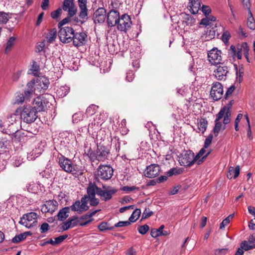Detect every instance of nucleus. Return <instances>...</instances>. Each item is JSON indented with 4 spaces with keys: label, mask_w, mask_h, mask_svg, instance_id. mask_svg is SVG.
I'll list each match as a JSON object with an SVG mask.
<instances>
[{
    "label": "nucleus",
    "mask_w": 255,
    "mask_h": 255,
    "mask_svg": "<svg viewBox=\"0 0 255 255\" xmlns=\"http://www.w3.org/2000/svg\"><path fill=\"white\" fill-rule=\"evenodd\" d=\"M231 106L232 104L230 102L229 106L224 107L217 115L215 121V125L213 129V132L216 136H218L220 130L221 129L224 130L225 126L230 122Z\"/></svg>",
    "instance_id": "f257e3e1"
},
{
    "label": "nucleus",
    "mask_w": 255,
    "mask_h": 255,
    "mask_svg": "<svg viewBox=\"0 0 255 255\" xmlns=\"http://www.w3.org/2000/svg\"><path fill=\"white\" fill-rule=\"evenodd\" d=\"M57 159L58 165L65 172L72 174H75L78 172V166L74 164L71 159L62 155L58 156Z\"/></svg>",
    "instance_id": "f03ea898"
},
{
    "label": "nucleus",
    "mask_w": 255,
    "mask_h": 255,
    "mask_svg": "<svg viewBox=\"0 0 255 255\" xmlns=\"http://www.w3.org/2000/svg\"><path fill=\"white\" fill-rule=\"evenodd\" d=\"M249 51V46L247 43L243 42L238 44L236 47L234 45H231L229 49V54L230 55L233 59L237 58L238 59H241L242 55H246Z\"/></svg>",
    "instance_id": "7ed1b4c3"
},
{
    "label": "nucleus",
    "mask_w": 255,
    "mask_h": 255,
    "mask_svg": "<svg viewBox=\"0 0 255 255\" xmlns=\"http://www.w3.org/2000/svg\"><path fill=\"white\" fill-rule=\"evenodd\" d=\"M36 111L30 106H24L20 113V118L26 123L34 122L38 117Z\"/></svg>",
    "instance_id": "20e7f679"
},
{
    "label": "nucleus",
    "mask_w": 255,
    "mask_h": 255,
    "mask_svg": "<svg viewBox=\"0 0 255 255\" xmlns=\"http://www.w3.org/2000/svg\"><path fill=\"white\" fill-rule=\"evenodd\" d=\"M93 186L96 191V194L99 196L102 200L107 201L110 200L114 194L117 192V190L114 188H111L108 187L106 188L105 186H103L104 190L98 187L95 183H93Z\"/></svg>",
    "instance_id": "39448f33"
},
{
    "label": "nucleus",
    "mask_w": 255,
    "mask_h": 255,
    "mask_svg": "<svg viewBox=\"0 0 255 255\" xmlns=\"http://www.w3.org/2000/svg\"><path fill=\"white\" fill-rule=\"evenodd\" d=\"M110 150L107 147L98 146L96 151L90 153V158L93 161L95 160L104 161L107 159Z\"/></svg>",
    "instance_id": "423d86ee"
},
{
    "label": "nucleus",
    "mask_w": 255,
    "mask_h": 255,
    "mask_svg": "<svg viewBox=\"0 0 255 255\" xmlns=\"http://www.w3.org/2000/svg\"><path fill=\"white\" fill-rule=\"evenodd\" d=\"M74 33V30L71 27L65 26L60 28L58 33L60 40L63 43H69L72 41Z\"/></svg>",
    "instance_id": "0eeeda50"
},
{
    "label": "nucleus",
    "mask_w": 255,
    "mask_h": 255,
    "mask_svg": "<svg viewBox=\"0 0 255 255\" xmlns=\"http://www.w3.org/2000/svg\"><path fill=\"white\" fill-rule=\"evenodd\" d=\"M88 203V196L85 195L81 199V201L78 200L75 202L70 207L72 211L82 213L89 209Z\"/></svg>",
    "instance_id": "6e6552de"
},
{
    "label": "nucleus",
    "mask_w": 255,
    "mask_h": 255,
    "mask_svg": "<svg viewBox=\"0 0 255 255\" xmlns=\"http://www.w3.org/2000/svg\"><path fill=\"white\" fill-rule=\"evenodd\" d=\"M37 215L34 212L24 214L20 219L19 223L27 228L33 227L37 223Z\"/></svg>",
    "instance_id": "1a4fd4ad"
},
{
    "label": "nucleus",
    "mask_w": 255,
    "mask_h": 255,
    "mask_svg": "<svg viewBox=\"0 0 255 255\" xmlns=\"http://www.w3.org/2000/svg\"><path fill=\"white\" fill-rule=\"evenodd\" d=\"M179 163L181 166H189L196 161L194 153L191 150H186L179 157Z\"/></svg>",
    "instance_id": "9d476101"
},
{
    "label": "nucleus",
    "mask_w": 255,
    "mask_h": 255,
    "mask_svg": "<svg viewBox=\"0 0 255 255\" xmlns=\"http://www.w3.org/2000/svg\"><path fill=\"white\" fill-rule=\"evenodd\" d=\"M222 52L217 48H213L208 52V59L212 65H217L221 64Z\"/></svg>",
    "instance_id": "9b49d317"
},
{
    "label": "nucleus",
    "mask_w": 255,
    "mask_h": 255,
    "mask_svg": "<svg viewBox=\"0 0 255 255\" xmlns=\"http://www.w3.org/2000/svg\"><path fill=\"white\" fill-rule=\"evenodd\" d=\"M132 22L129 16L127 14H123L119 18L117 28L121 31H127L130 28Z\"/></svg>",
    "instance_id": "f8f14e48"
},
{
    "label": "nucleus",
    "mask_w": 255,
    "mask_h": 255,
    "mask_svg": "<svg viewBox=\"0 0 255 255\" xmlns=\"http://www.w3.org/2000/svg\"><path fill=\"white\" fill-rule=\"evenodd\" d=\"M49 103L46 98L37 97L33 101L32 108L36 111V112L45 111L49 107Z\"/></svg>",
    "instance_id": "ddd939ff"
},
{
    "label": "nucleus",
    "mask_w": 255,
    "mask_h": 255,
    "mask_svg": "<svg viewBox=\"0 0 255 255\" xmlns=\"http://www.w3.org/2000/svg\"><path fill=\"white\" fill-rule=\"evenodd\" d=\"M113 169L109 165L100 166L97 171V176L101 179L107 180L113 176Z\"/></svg>",
    "instance_id": "4468645a"
},
{
    "label": "nucleus",
    "mask_w": 255,
    "mask_h": 255,
    "mask_svg": "<svg viewBox=\"0 0 255 255\" xmlns=\"http://www.w3.org/2000/svg\"><path fill=\"white\" fill-rule=\"evenodd\" d=\"M223 93V87L220 83L216 82L212 84L210 95L214 100L218 101L221 99Z\"/></svg>",
    "instance_id": "2eb2a0df"
},
{
    "label": "nucleus",
    "mask_w": 255,
    "mask_h": 255,
    "mask_svg": "<svg viewBox=\"0 0 255 255\" xmlns=\"http://www.w3.org/2000/svg\"><path fill=\"white\" fill-rule=\"evenodd\" d=\"M72 41L73 45L75 47L83 46L87 42V35L83 31L76 33L74 32Z\"/></svg>",
    "instance_id": "dca6fc26"
},
{
    "label": "nucleus",
    "mask_w": 255,
    "mask_h": 255,
    "mask_svg": "<svg viewBox=\"0 0 255 255\" xmlns=\"http://www.w3.org/2000/svg\"><path fill=\"white\" fill-rule=\"evenodd\" d=\"M88 199H90V204L92 206H97L99 203L98 199L96 198V191L94 188L93 183H90L87 188Z\"/></svg>",
    "instance_id": "f3484780"
},
{
    "label": "nucleus",
    "mask_w": 255,
    "mask_h": 255,
    "mask_svg": "<svg viewBox=\"0 0 255 255\" xmlns=\"http://www.w3.org/2000/svg\"><path fill=\"white\" fill-rule=\"evenodd\" d=\"M27 191L31 193L39 194L45 191L44 187L39 182H30L26 185Z\"/></svg>",
    "instance_id": "a211bd4d"
},
{
    "label": "nucleus",
    "mask_w": 255,
    "mask_h": 255,
    "mask_svg": "<svg viewBox=\"0 0 255 255\" xmlns=\"http://www.w3.org/2000/svg\"><path fill=\"white\" fill-rule=\"evenodd\" d=\"M160 171V168L158 164H152L146 168L144 175L148 178H152L156 177Z\"/></svg>",
    "instance_id": "6ab92c4d"
},
{
    "label": "nucleus",
    "mask_w": 255,
    "mask_h": 255,
    "mask_svg": "<svg viewBox=\"0 0 255 255\" xmlns=\"http://www.w3.org/2000/svg\"><path fill=\"white\" fill-rule=\"evenodd\" d=\"M62 9L64 11L68 12V15L70 17L73 16L77 11L73 0H64Z\"/></svg>",
    "instance_id": "aec40b11"
},
{
    "label": "nucleus",
    "mask_w": 255,
    "mask_h": 255,
    "mask_svg": "<svg viewBox=\"0 0 255 255\" xmlns=\"http://www.w3.org/2000/svg\"><path fill=\"white\" fill-rule=\"evenodd\" d=\"M58 205V203L56 200H49L45 202L41 210L43 213H52L57 210Z\"/></svg>",
    "instance_id": "412c9836"
},
{
    "label": "nucleus",
    "mask_w": 255,
    "mask_h": 255,
    "mask_svg": "<svg viewBox=\"0 0 255 255\" xmlns=\"http://www.w3.org/2000/svg\"><path fill=\"white\" fill-rule=\"evenodd\" d=\"M120 17L119 12L117 10H111L107 14V22L108 25L109 26L116 25Z\"/></svg>",
    "instance_id": "4be33fe9"
},
{
    "label": "nucleus",
    "mask_w": 255,
    "mask_h": 255,
    "mask_svg": "<svg viewBox=\"0 0 255 255\" xmlns=\"http://www.w3.org/2000/svg\"><path fill=\"white\" fill-rule=\"evenodd\" d=\"M228 73V68L225 65H220L214 70V75L219 80H225Z\"/></svg>",
    "instance_id": "5701e85b"
},
{
    "label": "nucleus",
    "mask_w": 255,
    "mask_h": 255,
    "mask_svg": "<svg viewBox=\"0 0 255 255\" xmlns=\"http://www.w3.org/2000/svg\"><path fill=\"white\" fill-rule=\"evenodd\" d=\"M106 11L103 7L99 8L94 13L93 19L95 23H102L106 18Z\"/></svg>",
    "instance_id": "b1692460"
},
{
    "label": "nucleus",
    "mask_w": 255,
    "mask_h": 255,
    "mask_svg": "<svg viewBox=\"0 0 255 255\" xmlns=\"http://www.w3.org/2000/svg\"><path fill=\"white\" fill-rule=\"evenodd\" d=\"M240 246L246 251L254 249L255 248V234L250 236L248 240L242 242Z\"/></svg>",
    "instance_id": "393cba45"
},
{
    "label": "nucleus",
    "mask_w": 255,
    "mask_h": 255,
    "mask_svg": "<svg viewBox=\"0 0 255 255\" xmlns=\"http://www.w3.org/2000/svg\"><path fill=\"white\" fill-rule=\"evenodd\" d=\"M43 151V147H41V144L39 143L38 147H36L34 149H33L31 152L28 153L27 159L29 160L35 159L42 153Z\"/></svg>",
    "instance_id": "a878e982"
},
{
    "label": "nucleus",
    "mask_w": 255,
    "mask_h": 255,
    "mask_svg": "<svg viewBox=\"0 0 255 255\" xmlns=\"http://www.w3.org/2000/svg\"><path fill=\"white\" fill-rule=\"evenodd\" d=\"M240 174V166H237L235 168L231 166L229 168L228 172L227 174V177L231 179L232 178L236 179Z\"/></svg>",
    "instance_id": "bb28decb"
},
{
    "label": "nucleus",
    "mask_w": 255,
    "mask_h": 255,
    "mask_svg": "<svg viewBox=\"0 0 255 255\" xmlns=\"http://www.w3.org/2000/svg\"><path fill=\"white\" fill-rule=\"evenodd\" d=\"M206 148L204 147L200 149L199 152L197 154V155L195 156V158L196 161H197L198 164H200L203 161V160L206 158L207 156L210 154V151H208L205 155V153L206 151Z\"/></svg>",
    "instance_id": "cd10ccee"
},
{
    "label": "nucleus",
    "mask_w": 255,
    "mask_h": 255,
    "mask_svg": "<svg viewBox=\"0 0 255 255\" xmlns=\"http://www.w3.org/2000/svg\"><path fill=\"white\" fill-rule=\"evenodd\" d=\"M37 85L39 86L43 90H46L49 85V81L48 78L45 77H41L37 78L36 80Z\"/></svg>",
    "instance_id": "c85d7f7f"
},
{
    "label": "nucleus",
    "mask_w": 255,
    "mask_h": 255,
    "mask_svg": "<svg viewBox=\"0 0 255 255\" xmlns=\"http://www.w3.org/2000/svg\"><path fill=\"white\" fill-rule=\"evenodd\" d=\"M164 225H161L158 229H152L150 232V235L153 238H156L160 236H166L167 235L166 231H163Z\"/></svg>",
    "instance_id": "c756f323"
},
{
    "label": "nucleus",
    "mask_w": 255,
    "mask_h": 255,
    "mask_svg": "<svg viewBox=\"0 0 255 255\" xmlns=\"http://www.w3.org/2000/svg\"><path fill=\"white\" fill-rule=\"evenodd\" d=\"M189 6L191 12L193 14H196L200 8V4L198 0H190Z\"/></svg>",
    "instance_id": "7c9ffc66"
},
{
    "label": "nucleus",
    "mask_w": 255,
    "mask_h": 255,
    "mask_svg": "<svg viewBox=\"0 0 255 255\" xmlns=\"http://www.w3.org/2000/svg\"><path fill=\"white\" fill-rule=\"evenodd\" d=\"M69 207H65L61 209L57 215L58 219L61 221L66 219L68 217V213L69 212Z\"/></svg>",
    "instance_id": "2f4dec72"
},
{
    "label": "nucleus",
    "mask_w": 255,
    "mask_h": 255,
    "mask_svg": "<svg viewBox=\"0 0 255 255\" xmlns=\"http://www.w3.org/2000/svg\"><path fill=\"white\" fill-rule=\"evenodd\" d=\"M57 30L56 28L51 29L47 34L46 36V40L49 43L53 42L57 36Z\"/></svg>",
    "instance_id": "473e14b6"
},
{
    "label": "nucleus",
    "mask_w": 255,
    "mask_h": 255,
    "mask_svg": "<svg viewBox=\"0 0 255 255\" xmlns=\"http://www.w3.org/2000/svg\"><path fill=\"white\" fill-rule=\"evenodd\" d=\"M70 91V88L68 86H64L59 87L57 90V95L60 98L66 96Z\"/></svg>",
    "instance_id": "72a5a7b5"
},
{
    "label": "nucleus",
    "mask_w": 255,
    "mask_h": 255,
    "mask_svg": "<svg viewBox=\"0 0 255 255\" xmlns=\"http://www.w3.org/2000/svg\"><path fill=\"white\" fill-rule=\"evenodd\" d=\"M248 17L247 21V24L248 27L252 29H255V20L252 13L251 10H249L248 11Z\"/></svg>",
    "instance_id": "f704fd0d"
},
{
    "label": "nucleus",
    "mask_w": 255,
    "mask_h": 255,
    "mask_svg": "<svg viewBox=\"0 0 255 255\" xmlns=\"http://www.w3.org/2000/svg\"><path fill=\"white\" fill-rule=\"evenodd\" d=\"M80 11L79 13V17L81 20V24L85 22L88 19L87 8H80Z\"/></svg>",
    "instance_id": "c9c22d12"
},
{
    "label": "nucleus",
    "mask_w": 255,
    "mask_h": 255,
    "mask_svg": "<svg viewBox=\"0 0 255 255\" xmlns=\"http://www.w3.org/2000/svg\"><path fill=\"white\" fill-rule=\"evenodd\" d=\"M207 124L208 122L205 119H200L198 122V129L203 133L206 130Z\"/></svg>",
    "instance_id": "e433bc0d"
},
{
    "label": "nucleus",
    "mask_w": 255,
    "mask_h": 255,
    "mask_svg": "<svg viewBox=\"0 0 255 255\" xmlns=\"http://www.w3.org/2000/svg\"><path fill=\"white\" fill-rule=\"evenodd\" d=\"M16 38L15 37H10L6 44V47L5 48V53H8L12 49V47L15 44Z\"/></svg>",
    "instance_id": "4c0bfd02"
},
{
    "label": "nucleus",
    "mask_w": 255,
    "mask_h": 255,
    "mask_svg": "<svg viewBox=\"0 0 255 255\" xmlns=\"http://www.w3.org/2000/svg\"><path fill=\"white\" fill-rule=\"evenodd\" d=\"M76 219H69L67 222L64 223V225L62 227V229L63 231H66L68 230L71 227H74L77 225V222H73Z\"/></svg>",
    "instance_id": "58836bf2"
},
{
    "label": "nucleus",
    "mask_w": 255,
    "mask_h": 255,
    "mask_svg": "<svg viewBox=\"0 0 255 255\" xmlns=\"http://www.w3.org/2000/svg\"><path fill=\"white\" fill-rule=\"evenodd\" d=\"M141 214L140 210L139 209H136L132 213L130 217L129 218V221L131 223L135 222L139 217Z\"/></svg>",
    "instance_id": "ea45409f"
},
{
    "label": "nucleus",
    "mask_w": 255,
    "mask_h": 255,
    "mask_svg": "<svg viewBox=\"0 0 255 255\" xmlns=\"http://www.w3.org/2000/svg\"><path fill=\"white\" fill-rule=\"evenodd\" d=\"M9 18L10 16L8 13L0 11V24H5Z\"/></svg>",
    "instance_id": "a19ab883"
},
{
    "label": "nucleus",
    "mask_w": 255,
    "mask_h": 255,
    "mask_svg": "<svg viewBox=\"0 0 255 255\" xmlns=\"http://www.w3.org/2000/svg\"><path fill=\"white\" fill-rule=\"evenodd\" d=\"M182 172V170L181 168H172L167 172V174L168 176L172 175H179Z\"/></svg>",
    "instance_id": "79ce46f5"
},
{
    "label": "nucleus",
    "mask_w": 255,
    "mask_h": 255,
    "mask_svg": "<svg viewBox=\"0 0 255 255\" xmlns=\"http://www.w3.org/2000/svg\"><path fill=\"white\" fill-rule=\"evenodd\" d=\"M34 91V89H27L24 91L23 95L24 98L25 99L26 102L30 100V99L32 97Z\"/></svg>",
    "instance_id": "37998d69"
},
{
    "label": "nucleus",
    "mask_w": 255,
    "mask_h": 255,
    "mask_svg": "<svg viewBox=\"0 0 255 255\" xmlns=\"http://www.w3.org/2000/svg\"><path fill=\"white\" fill-rule=\"evenodd\" d=\"M98 108V107L96 105H91L87 109L86 114L89 116H92L96 113Z\"/></svg>",
    "instance_id": "c03bdc74"
},
{
    "label": "nucleus",
    "mask_w": 255,
    "mask_h": 255,
    "mask_svg": "<svg viewBox=\"0 0 255 255\" xmlns=\"http://www.w3.org/2000/svg\"><path fill=\"white\" fill-rule=\"evenodd\" d=\"M140 188L136 186H124L121 188V190L126 192V193H129L132 191H139Z\"/></svg>",
    "instance_id": "a18cd8bd"
},
{
    "label": "nucleus",
    "mask_w": 255,
    "mask_h": 255,
    "mask_svg": "<svg viewBox=\"0 0 255 255\" xmlns=\"http://www.w3.org/2000/svg\"><path fill=\"white\" fill-rule=\"evenodd\" d=\"M25 238V235L23 234V233H21L18 235L15 236L14 237H13L12 239V242L13 243H18L23 240H24Z\"/></svg>",
    "instance_id": "49530a36"
},
{
    "label": "nucleus",
    "mask_w": 255,
    "mask_h": 255,
    "mask_svg": "<svg viewBox=\"0 0 255 255\" xmlns=\"http://www.w3.org/2000/svg\"><path fill=\"white\" fill-rule=\"evenodd\" d=\"M25 101L23 94H19L15 97V104H21Z\"/></svg>",
    "instance_id": "de8ad7c7"
},
{
    "label": "nucleus",
    "mask_w": 255,
    "mask_h": 255,
    "mask_svg": "<svg viewBox=\"0 0 255 255\" xmlns=\"http://www.w3.org/2000/svg\"><path fill=\"white\" fill-rule=\"evenodd\" d=\"M149 228L147 225H144L143 226H139L137 228L138 232L141 235L145 234L149 230Z\"/></svg>",
    "instance_id": "09e8293b"
},
{
    "label": "nucleus",
    "mask_w": 255,
    "mask_h": 255,
    "mask_svg": "<svg viewBox=\"0 0 255 255\" xmlns=\"http://www.w3.org/2000/svg\"><path fill=\"white\" fill-rule=\"evenodd\" d=\"M62 13V8L59 7L56 10L51 12V16L53 19H57L58 18Z\"/></svg>",
    "instance_id": "8fccbe9b"
},
{
    "label": "nucleus",
    "mask_w": 255,
    "mask_h": 255,
    "mask_svg": "<svg viewBox=\"0 0 255 255\" xmlns=\"http://www.w3.org/2000/svg\"><path fill=\"white\" fill-rule=\"evenodd\" d=\"M131 222L130 221H120L117 224L115 225V227H123L129 226L131 224Z\"/></svg>",
    "instance_id": "3c124183"
},
{
    "label": "nucleus",
    "mask_w": 255,
    "mask_h": 255,
    "mask_svg": "<svg viewBox=\"0 0 255 255\" xmlns=\"http://www.w3.org/2000/svg\"><path fill=\"white\" fill-rule=\"evenodd\" d=\"M231 37V34L228 31L224 32L222 36V41L225 43H227Z\"/></svg>",
    "instance_id": "603ef678"
},
{
    "label": "nucleus",
    "mask_w": 255,
    "mask_h": 255,
    "mask_svg": "<svg viewBox=\"0 0 255 255\" xmlns=\"http://www.w3.org/2000/svg\"><path fill=\"white\" fill-rule=\"evenodd\" d=\"M99 210H95L90 213H88L86 215L82 216L80 218L81 220L90 219H92V217L95 215Z\"/></svg>",
    "instance_id": "864d4df0"
},
{
    "label": "nucleus",
    "mask_w": 255,
    "mask_h": 255,
    "mask_svg": "<svg viewBox=\"0 0 255 255\" xmlns=\"http://www.w3.org/2000/svg\"><path fill=\"white\" fill-rule=\"evenodd\" d=\"M200 24L205 25L206 26H209V27L212 28V25H211V21H210L208 18H207V16H206L205 18H203L201 20Z\"/></svg>",
    "instance_id": "5fc2aeb1"
},
{
    "label": "nucleus",
    "mask_w": 255,
    "mask_h": 255,
    "mask_svg": "<svg viewBox=\"0 0 255 255\" xmlns=\"http://www.w3.org/2000/svg\"><path fill=\"white\" fill-rule=\"evenodd\" d=\"M68 237L67 235H64L62 236H60L57 238H55L54 239V243L57 244H59L62 243L65 239H66Z\"/></svg>",
    "instance_id": "6e6d98bb"
},
{
    "label": "nucleus",
    "mask_w": 255,
    "mask_h": 255,
    "mask_svg": "<svg viewBox=\"0 0 255 255\" xmlns=\"http://www.w3.org/2000/svg\"><path fill=\"white\" fill-rule=\"evenodd\" d=\"M213 139V135L210 134L205 139L204 142V148H207L211 143Z\"/></svg>",
    "instance_id": "4d7b16f0"
},
{
    "label": "nucleus",
    "mask_w": 255,
    "mask_h": 255,
    "mask_svg": "<svg viewBox=\"0 0 255 255\" xmlns=\"http://www.w3.org/2000/svg\"><path fill=\"white\" fill-rule=\"evenodd\" d=\"M202 11L205 15H209L211 12V9L209 6L203 5L202 6Z\"/></svg>",
    "instance_id": "13d9d810"
},
{
    "label": "nucleus",
    "mask_w": 255,
    "mask_h": 255,
    "mask_svg": "<svg viewBox=\"0 0 255 255\" xmlns=\"http://www.w3.org/2000/svg\"><path fill=\"white\" fill-rule=\"evenodd\" d=\"M235 89V87L234 85L231 86L226 92L225 98L226 99H228V97L231 95Z\"/></svg>",
    "instance_id": "bf43d9fd"
},
{
    "label": "nucleus",
    "mask_w": 255,
    "mask_h": 255,
    "mask_svg": "<svg viewBox=\"0 0 255 255\" xmlns=\"http://www.w3.org/2000/svg\"><path fill=\"white\" fill-rule=\"evenodd\" d=\"M152 214H153V212L152 211H150L149 209L146 208L142 214V218H143V219L147 218L149 217L150 216H151V215H152Z\"/></svg>",
    "instance_id": "052dcab7"
},
{
    "label": "nucleus",
    "mask_w": 255,
    "mask_h": 255,
    "mask_svg": "<svg viewBox=\"0 0 255 255\" xmlns=\"http://www.w3.org/2000/svg\"><path fill=\"white\" fill-rule=\"evenodd\" d=\"M49 226L48 223H43L40 228V231L41 233H44L49 230Z\"/></svg>",
    "instance_id": "680f3d73"
},
{
    "label": "nucleus",
    "mask_w": 255,
    "mask_h": 255,
    "mask_svg": "<svg viewBox=\"0 0 255 255\" xmlns=\"http://www.w3.org/2000/svg\"><path fill=\"white\" fill-rule=\"evenodd\" d=\"M71 17H70L69 15L67 17H65L63 19H62L60 22L58 23V27L60 29V28H62V26L64 25V24L68 23L70 21V18Z\"/></svg>",
    "instance_id": "e2e57ef3"
},
{
    "label": "nucleus",
    "mask_w": 255,
    "mask_h": 255,
    "mask_svg": "<svg viewBox=\"0 0 255 255\" xmlns=\"http://www.w3.org/2000/svg\"><path fill=\"white\" fill-rule=\"evenodd\" d=\"M238 34L242 37L245 38L248 36V34L246 32V30L241 26H240L239 28Z\"/></svg>",
    "instance_id": "0e129e2a"
},
{
    "label": "nucleus",
    "mask_w": 255,
    "mask_h": 255,
    "mask_svg": "<svg viewBox=\"0 0 255 255\" xmlns=\"http://www.w3.org/2000/svg\"><path fill=\"white\" fill-rule=\"evenodd\" d=\"M242 0V2L243 5L248 9V11H249V10H251V0Z\"/></svg>",
    "instance_id": "69168bd1"
},
{
    "label": "nucleus",
    "mask_w": 255,
    "mask_h": 255,
    "mask_svg": "<svg viewBox=\"0 0 255 255\" xmlns=\"http://www.w3.org/2000/svg\"><path fill=\"white\" fill-rule=\"evenodd\" d=\"M98 228L101 231H103L109 229V228L108 227V224L106 222H102V223H101L99 225Z\"/></svg>",
    "instance_id": "338daca9"
},
{
    "label": "nucleus",
    "mask_w": 255,
    "mask_h": 255,
    "mask_svg": "<svg viewBox=\"0 0 255 255\" xmlns=\"http://www.w3.org/2000/svg\"><path fill=\"white\" fill-rule=\"evenodd\" d=\"M134 78V73L132 71H129L127 73L126 79L128 81L130 82Z\"/></svg>",
    "instance_id": "774afa93"
}]
</instances>
